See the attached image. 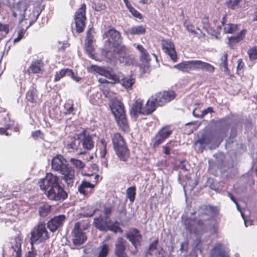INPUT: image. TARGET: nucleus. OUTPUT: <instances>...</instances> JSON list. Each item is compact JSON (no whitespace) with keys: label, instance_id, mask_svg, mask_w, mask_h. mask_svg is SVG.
<instances>
[{"label":"nucleus","instance_id":"1","mask_svg":"<svg viewBox=\"0 0 257 257\" xmlns=\"http://www.w3.org/2000/svg\"><path fill=\"white\" fill-rule=\"evenodd\" d=\"M60 183V177L52 173H47L45 177L38 182L41 189L45 191L47 197L55 201L63 200L67 197Z\"/></svg>","mask_w":257,"mask_h":257},{"label":"nucleus","instance_id":"2","mask_svg":"<svg viewBox=\"0 0 257 257\" xmlns=\"http://www.w3.org/2000/svg\"><path fill=\"white\" fill-rule=\"evenodd\" d=\"M90 71L98 73L100 75L108 77L112 84L120 83L126 89H131L135 82V80L131 76L124 77L121 72L112 74L104 68L96 65H91Z\"/></svg>","mask_w":257,"mask_h":257},{"label":"nucleus","instance_id":"3","mask_svg":"<svg viewBox=\"0 0 257 257\" xmlns=\"http://www.w3.org/2000/svg\"><path fill=\"white\" fill-rule=\"evenodd\" d=\"M50 238L44 222H39L31 231L30 242L31 246L45 242Z\"/></svg>","mask_w":257,"mask_h":257},{"label":"nucleus","instance_id":"4","mask_svg":"<svg viewBox=\"0 0 257 257\" xmlns=\"http://www.w3.org/2000/svg\"><path fill=\"white\" fill-rule=\"evenodd\" d=\"M93 223L99 230L101 231H111L115 233L119 232H122V230L119 226L118 221L113 222L110 218L99 216L94 218Z\"/></svg>","mask_w":257,"mask_h":257},{"label":"nucleus","instance_id":"5","mask_svg":"<svg viewBox=\"0 0 257 257\" xmlns=\"http://www.w3.org/2000/svg\"><path fill=\"white\" fill-rule=\"evenodd\" d=\"M112 51L106 50L103 52V55L108 62H112L118 60L120 63L129 65L130 58L125 52L124 46L113 47Z\"/></svg>","mask_w":257,"mask_h":257},{"label":"nucleus","instance_id":"6","mask_svg":"<svg viewBox=\"0 0 257 257\" xmlns=\"http://www.w3.org/2000/svg\"><path fill=\"white\" fill-rule=\"evenodd\" d=\"M184 226L187 231L197 234L204 230L209 229L210 232L216 233L217 226L214 224L210 227L206 226L205 224L200 220L197 221L190 218H186L184 221Z\"/></svg>","mask_w":257,"mask_h":257},{"label":"nucleus","instance_id":"7","mask_svg":"<svg viewBox=\"0 0 257 257\" xmlns=\"http://www.w3.org/2000/svg\"><path fill=\"white\" fill-rule=\"evenodd\" d=\"M112 141L114 150L119 159L126 161L129 157L128 150L123 138L119 133L113 134Z\"/></svg>","mask_w":257,"mask_h":257},{"label":"nucleus","instance_id":"8","mask_svg":"<svg viewBox=\"0 0 257 257\" xmlns=\"http://www.w3.org/2000/svg\"><path fill=\"white\" fill-rule=\"evenodd\" d=\"M111 109L119 127L123 131H127L129 126L122 103L118 101L113 102L111 106Z\"/></svg>","mask_w":257,"mask_h":257},{"label":"nucleus","instance_id":"9","mask_svg":"<svg viewBox=\"0 0 257 257\" xmlns=\"http://www.w3.org/2000/svg\"><path fill=\"white\" fill-rule=\"evenodd\" d=\"M71 235L72 242L75 246L83 244L87 239V236L81 228V223L79 222L75 223Z\"/></svg>","mask_w":257,"mask_h":257},{"label":"nucleus","instance_id":"10","mask_svg":"<svg viewBox=\"0 0 257 257\" xmlns=\"http://www.w3.org/2000/svg\"><path fill=\"white\" fill-rule=\"evenodd\" d=\"M216 137L213 135H204L195 142V146L198 150H201L208 147L211 149L218 145L215 143Z\"/></svg>","mask_w":257,"mask_h":257},{"label":"nucleus","instance_id":"11","mask_svg":"<svg viewBox=\"0 0 257 257\" xmlns=\"http://www.w3.org/2000/svg\"><path fill=\"white\" fill-rule=\"evenodd\" d=\"M86 5L83 4L80 8L77 10L75 15V23L76 31L78 33H81L85 27Z\"/></svg>","mask_w":257,"mask_h":257},{"label":"nucleus","instance_id":"12","mask_svg":"<svg viewBox=\"0 0 257 257\" xmlns=\"http://www.w3.org/2000/svg\"><path fill=\"white\" fill-rule=\"evenodd\" d=\"M175 94L173 91H164L157 93L152 97L158 106H162L174 98Z\"/></svg>","mask_w":257,"mask_h":257},{"label":"nucleus","instance_id":"13","mask_svg":"<svg viewBox=\"0 0 257 257\" xmlns=\"http://www.w3.org/2000/svg\"><path fill=\"white\" fill-rule=\"evenodd\" d=\"M75 138L80 139L81 147L85 150H91L94 147V143L92 140V137L86 135L85 131L75 134Z\"/></svg>","mask_w":257,"mask_h":257},{"label":"nucleus","instance_id":"14","mask_svg":"<svg viewBox=\"0 0 257 257\" xmlns=\"http://www.w3.org/2000/svg\"><path fill=\"white\" fill-rule=\"evenodd\" d=\"M106 37L108 38V40L112 47H119L124 46L121 44V36L120 34L115 29H109L105 33Z\"/></svg>","mask_w":257,"mask_h":257},{"label":"nucleus","instance_id":"15","mask_svg":"<svg viewBox=\"0 0 257 257\" xmlns=\"http://www.w3.org/2000/svg\"><path fill=\"white\" fill-rule=\"evenodd\" d=\"M52 169L59 173L62 172L69 166L67 164V161L61 155H57L51 161Z\"/></svg>","mask_w":257,"mask_h":257},{"label":"nucleus","instance_id":"16","mask_svg":"<svg viewBox=\"0 0 257 257\" xmlns=\"http://www.w3.org/2000/svg\"><path fill=\"white\" fill-rule=\"evenodd\" d=\"M228 248L221 243H215L211 250L210 257H229Z\"/></svg>","mask_w":257,"mask_h":257},{"label":"nucleus","instance_id":"17","mask_svg":"<svg viewBox=\"0 0 257 257\" xmlns=\"http://www.w3.org/2000/svg\"><path fill=\"white\" fill-rule=\"evenodd\" d=\"M60 173L62 175V179L66 184L67 187H72L75 180L74 169L72 167L68 166Z\"/></svg>","mask_w":257,"mask_h":257},{"label":"nucleus","instance_id":"18","mask_svg":"<svg viewBox=\"0 0 257 257\" xmlns=\"http://www.w3.org/2000/svg\"><path fill=\"white\" fill-rule=\"evenodd\" d=\"M126 237L135 248V250L132 251V253L133 254L136 253L138 251L137 247L140 245L142 239L139 231L136 229H133L129 231Z\"/></svg>","mask_w":257,"mask_h":257},{"label":"nucleus","instance_id":"19","mask_svg":"<svg viewBox=\"0 0 257 257\" xmlns=\"http://www.w3.org/2000/svg\"><path fill=\"white\" fill-rule=\"evenodd\" d=\"M162 47L164 52L170 56L172 61L176 62L177 57L173 42L169 39L163 40Z\"/></svg>","mask_w":257,"mask_h":257},{"label":"nucleus","instance_id":"20","mask_svg":"<svg viewBox=\"0 0 257 257\" xmlns=\"http://www.w3.org/2000/svg\"><path fill=\"white\" fill-rule=\"evenodd\" d=\"M65 219L64 215L55 216L47 222V227L51 232H54L62 226Z\"/></svg>","mask_w":257,"mask_h":257},{"label":"nucleus","instance_id":"21","mask_svg":"<svg viewBox=\"0 0 257 257\" xmlns=\"http://www.w3.org/2000/svg\"><path fill=\"white\" fill-rule=\"evenodd\" d=\"M126 241L121 237H118L115 242L114 253L117 257H127L125 253Z\"/></svg>","mask_w":257,"mask_h":257},{"label":"nucleus","instance_id":"22","mask_svg":"<svg viewBox=\"0 0 257 257\" xmlns=\"http://www.w3.org/2000/svg\"><path fill=\"white\" fill-rule=\"evenodd\" d=\"M95 185L91 183L86 179L83 180L78 186V190L80 193L86 195L91 192V190L94 188Z\"/></svg>","mask_w":257,"mask_h":257},{"label":"nucleus","instance_id":"23","mask_svg":"<svg viewBox=\"0 0 257 257\" xmlns=\"http://www.w3.org/2000/svg\"><path fill=\"white\" fill-rule=\"evenodd\" d=\"M143 101L141 99H137L133 105L130 110V114L132 117H136L140 114H143L144 108Z\"/></svg>","mask_w":257,"mask_h":257},{"label":"nucleus","instance_id":"24","mask_svg":"<svg viewBox=\"0 0 257 257\" xmlns=\"http://www.w3.org/2000/svg\"><path fill=\"white\" fill-rule=\"evenodd\" d=\"M146 26L143 25L134 26L128 28L125 31L126 34L134 35H143L146 33Z\"/></svg>","mask_w":257,"mask_h":257},{"label":"nucleus","instance_id":"25","mask_svg":"<svg viewBox=\"0 0 257 257\" xmlns=\"http://www.w3.org/2000/svg\"><path fill=\"white\" fill-rule=\"evenodd\" d=\"M137 49L141 53V61L144 64V66H147L151 60L148 52L141 45H138Z\"/></svg>","mask_w":257,"mask_h":257},{"label":"nucleus","instance_id":"26","mask_svg":"<svg viewBox=\"0 0 257 257\" xmlns=\"http://www.w3.org/2000/svg\"><path fill=\"white\" fill-rule=\"evenodd\" d=\"M157 106L158 105L151 97L147 101L145 106L143 107V114H149L151 113L156 109Z\"/></svg>","mask_w":257,"mask_h":257},{"label":"nucleus","instance_id":"27","mask_svg":"<svg viewBox=\"0 0 257 257\" xmlns=\"http://www.w3.org/2000/svg\"><path fill=\"white\" fill-rule=\"evenodd\" d=\"M246 34V30L243 29L241 30L236 36H232L228 38V44L230 47H232L235 43L243 40Z\"/></svg>","mask_w":257,"mask_h":257},{"label":"nucleus","instance_id":"28","mask_svg":"<svg viewBox=\"0 0 257 257\" xmlns=\"http://www.w3.org/2000/svg\"><path fill=\"white\" fill-rule=\"evenodd\" d=\"M225 21V17H223L222 19L221 24L224 26L223 31L224 33L233 34L238 30V25L231 23L224 25Z\"/></svg>","mask_w":257,"mask_h":257},{"label":"nucleus","instance_id":"29","mask_svg":"<svg viewBox=\"0 0 257 257\" xmlns=\"http://www.w3.org/2000/svg\"><path fill=\"white\" fill-rule=\"evenodd\" d=\"M67 146L69 149L75 151L82 150L80 139L75 138V135L73 137L70 138V142L68 144Z\"/></svg>","mask_w":257,"mask_h":257},{"label":"nucleus","instance_id":"30","mask_svg":"<svg viewBox=\"0 0 257 257\" xmlns=\"http://www.w3.org/2000/svg\"><path fill=\"white\" fill-rule=\"evenodd\" d=\"M176 68L183 72H189L191 70L190 61H184L174 66Z\"/></svg>","mask_w":257,"mask_h":257},{"label":"nucleus","instance_id":"31","mask_svg":"<svg viewBox=\"0 0 257 257\" xmlns=\"http://www.w3.org/2000/svg\"><path fill=\"white\" fill-rule=\"evenodd\" d=\"M69 74H72V70L68 68L62 69L56 73L54 81H58L65 76H69Z\"/></svg>","mask_w":257,"mask_h":257},{"label":"nucleus","instance_id":"32","mask_svg":"<svg viewBox=\"0 0 257 257\" xmlns=\"http://www.w3.org/2000/svg\"><path fill=\"white\" fill-rule=\"evenodd\" d=\"M136 194V188L135 186H132L127 188L126 190V198L129 199L132 203L135 200Z\"/></svg>","mask_w":257,"mask_h":257},{"label":"nucleus","instance_id":"33","mask_svg":"<svg viewBox=\"0 0 257 257\" xmlns=\"http://www.w3.org/2000/svg\"><path fill=\"white\" fill-rule=\"evenodd\" d=\"M220 63L219 65L220 68L222 71L225 73L228 72V69L227 67V54L226 53H224L220 59Z\"/></svg>","mask_w":257,"mask_h":257},{"label":"nucleus","instance_id":"34","mask_svg":"<svg viewBox=\"0 0 257 257\" xmlns=\"http://www.w3.org/2000/svg\"><path fill=\"white\" fill-rule=\"evenodd\" d=\"M27 100L31 102H34L37 100V90L34 87H31L28 91L26 95Z\"/></svg>","mask_w":257,"mask_h":257},{"label":"nucleus","instance_id":"35","mask_svg":"<svg viewBox=\"0 0 257 257\" xmlns=\"http://www.w3.org/2000/svg\"><path fill=\"white\" fill-rule=\"evenodd\" d=\"M42 64L40 61L33 62L29 67V72L32 73H38L41 71Z\"/></svg>","mask_w":257,"mask_h":257},{"label":"nucleus","instance_id":"36","mask_svg":"<svg viewBox=\"0 0 257 257\" xmlns=\"http://www.w3.org/2000/svg\"><path fill=\"white\" fill-rule=\"evenodd\" d=\"M14 251L16 252V257H21V240L20 238H16L14 245L12 246Z\"/></svg>","mask_w":257,"mask_h":257},{"label":"nucleus","instance_id":"37","mask_svg":"<svg viewBox=\"0 0 257 257\" xmlns=\"http://www.w3.org/2000/svg\"><path fill=\"white\" fill-rule=\"evenodd\" d=\"M99 252L98 257H106L108 253L109 248L107 244H103L99 248Z\"/></svg>","mask_w":257,"mask_h":257},{"label":"nucleus","instance_id":"38","mask_svg":"<svg viewBox=\"0 0 257 257\" xmlns=\"http://www.w3.org/2000/svg\"><path fill=\"white\" fill-rule=\"evenodd\" d=\"M215 67L213 65L205 62H201V70L209 73H213Z\"/></svg>","mask_w":257,"mask_h":257},{"label":"nucleus","instance_id":"39","mask_svg":"<svg viewBox=\"0 0 257 257\" xmlns=\"http://www.w3.org/2000/svg\"><path fill=\"white\" fill-rule=\"evenodd\" d=\"M51 206L49 205L46 204L42 206L39 210V215L42 217H45L50 212Z\"/></svg>","mask_w":257,"mask_h":257},{"label":"nucleus","instance_id":"40","mask_svg":"<svg viewBox=\"0 0 257 257\" xmlns=\"http://www.w3.org/2000/svg\"><path fill=\"white\" fill-rule=\"evenodd\" d=\"M201 62L202 61L201 60L190 61L191 70H201Z\"/></svg>","mask_w":257,"mask_h":257},{"label":"nucleus","instance_id":"41","mask_svg":"<svg viewBox=\"0 0 257 257\" xmlns=\"http://www.w3.org/2000/svg\"><path fill=\"white\" fill-rule=\"evenodd\" d=\"M70 162L75 167H76V169H83L85 166V164L78 159L71 158L70 160Z\"/></svg>","mask_w":257,"mask_h":257},{"label":"nucleus","instance_id":"42","mask_svg":"<svg viewBox=\"0 0 257 257\" xmlns=\"http://www.w3.org/2000/svg\"><path fill=\"white\" fill-rule=\"evenodd\" d=\"M94 41V30L92 29H90L87 32L86 39L85 41L86 44H92Z\"/></svg>","mask_w":257,"mask_h":257},{"label":"nucleus","instance_id":"43","mask_svg":"<svg viewBox=\"0 0 257 257\" xmlns=\"http://www.w3.org/2000/svg\"><path fill=\"white\" fill-rule=\"evenodd\" d=\"M171 133L172 131L168 127H163L158 133V134L161 137H163L164 139H166L171 134Z\"/></svg>","mask_w":257,"mask_h":257},{"label":"nucleus","instance_id":"44","mask_svg":"<svg viewBox=\"0 0 257 257\" xmlns=\"http://www.w3.org/2000/svg\"><path fill=\"white\" fill-rule=\"evenodd\" d=\"M248 54L251 60L257 59V46L254 47L248 51Z\"/></svg>","mask_w":257,"mask_h":257},{"label":"nucleus","instance_id":"45","mask_svg":"<svg viewBox=\"0 0 257 257\" xmlns=\"http://www.w3.org/2000/svg\"><path fill=\"white\" fill-rule=\"evenodd\" d=\"M241 0H227L226 2L227 6L230 9H235Z\"/></svg>","mask_w":257,"mask_h":257},{"label":"nucleus","instance_id":"46","mask_svg":"<svg viewBox=\"0 0 257 257\" xmlns=\"http://www.w3.org/2000/svg\"><path fill=\"white\" fill-rule=\"evenodd\" d=\"M163 137H161L160 135H159L158 134L156 135L155 139H154V142L153 143V147L154 148H156L159 146L163 141L165 140Z\"/></svg>","mask_w":257,"mask_h":257},{"label":"nucleus","instance_id":"47","mask_svg":"<svg viewBox=\"0 0 257 257\" xmlns=\"http://www.w3.org/2000/svg\"><path fill=\"white\" fill-rule=\"evenodd\" d=\"M194 251L199 250L201 251L202 241L200 238H197L193 243Z\"/></svg>","mask_w":257,"mask_h":257},{"label":"nucleus","instance_id":"48","mask_svg":"<svg viewBox=\"0 0 257 257\" xmlns=\"http://www.w3.org/2000/svg\"><path fill=\"white\" fill-rule=\"evenodd\" d=\"M127 9L134 17L140 19L142 18V15L133 7H132V6H130V7Z\"/></svg>","mask_w":257,"mask_h":257},{"label":"nucleus","instance_id":"49","mask_svg":"<svg viewBox=\"0 0 257 257\" xmlns=\"http://www.w3.org/2000/svg\"><path fill=\"white\" fill-rule=\"evenodd\" d=\"M65 114H70L73 113V111L74 110L73 105L72 104H70L69 103H67L65 104Z\"/></svg>","mask_w":257,"mask_h":257},{"label":"nucleus","instance_id":"50","mask_svg":"<svg viewBox=\"0 0 257 257\" xmlns=\"http://www.w3.org/2000/svg\"><path fill=\"white\" fill-rule=\"evenodd\" d=\"M184 26L189 32L192 33L193 35L196 34V32L194 30V27L191 24L186 22L184 23Z\"/></svg>","mask_w":257,"mask_h":257},{"label":"nucleus","instance_id":"51","mask_svg":"<svg viewBox=\"0 0 257 257\" xmlns=\"http://www.w3.org/2000/svg\"><path fill=\"white\" fill-rule=\"evenodd\" d=\"M85 46L86 52L88 53L90 57L93 58V55L92 54L93 50V47L92 45L91 44H88L85 43Z\"/></svg>","mask_w":257,"mask_h":257},{"label":"nucleus","instance_id":"52","mask_svg":"<svg viewBox=\"0 0 257 257\" xmlns=\"http://www.w3.org/2000/svg\"><path fill=\"white\" fill-rule=\"evenodd\" d=\"M25 31L24 30H19L18 33V36L14 39V42L15 43L19 42L24 37Z\"/></svg>","mask_w":257,"mask_h":257},{"label":"nucleus","instance_id":"53","mask_svg":"<svg viewBox=\"0 0 257 257\" xmlns=\"http://www.w3.org/2000/svg\"><path fill=\"white\" fill-rule=\"evenodd\" d=\"M105 8V5L100 3L94 4L93 9L96 11H100Z\"/></svg>","mask_w":257,"mask_h":257},{"label":"nucleus","instance_id":"54","mask_svg":"<svg viewBox=\"0 0 257 257\" xmlns=\"http://www.w3.org/2000/svg\"><path fill=\"white\" fill-rule=\"evenodd\" d=\"M37 255V251L34 250V245L31 246V250L29 251L25 255V257H36Z\"/></svg>","mask_w":257,"mask_h":257},{"label":"nucleus","instance_id":"55","mask_svg":"<svg viewBox=\"0 0 257 257\" xmlns=\"http://www.w3.org/2000/svg\"><path fill=\"white\" fill-rule=\"evenodd\" d=\"M32 136L34 139H36L38 138H42L43 137V134L40 130H38L32 132Z\"/></svg>","mask_w":257,"mask_h":257},{"label":"nucleus","instance_id":"56","mask_svg":"<svg viewBox=\"0 0 257 257\" xmlns=\"http://www.w3.org/2000/svg\"><path fill=\"white\" fill-rule=\"evenodd\" d=\"M112 208L111 207H105L104 210V214L105 217L110 218L111 214Z\"/></svg>","mask_w":257,"mask_h":257},{"label":"nucleus","instance_id":"57","mask_svg":"<svg viewBox=\"0 0 257 257\" xmlns=\"http://www.w3.org/2000/svg\"><path fill=\"white\" fill-rule=\"evenodd\" d=\"M221 31V27L220 25H218L216 27V30H214L212 33V35L215 36L217 37V35H219Z\"/></svg>","mask_w":257,"mask_h":257},{"label":"nucleus","instance_id":"58","mask_svg":"<svg viewBox=\"0 0 257 257\" xmlns=\"http://www.w3.org/2000/svg\"><path fill=\"white\" fill-rule=\"evenodd\" d=\"M244 66V63L241 59H239L237 61V70L240 71L243 69Z\"/></svg>","mask_w":257,"mask_h":257},{"label":"nucleus","instance_id":"59","mask_svg":"<svg viewBox=\"0 0 257 257\" xmlns=\"http://www.w3.org/2000/svg\"><path fill=\"white\" fill-rule=\"evenodd\" d=\"M0 31H3L6 33L9 32V27L7 25H3L0 23Z\"/></svg>","mask_w":257,"mask_h":257},{"label":"nucleus","instance_id":"60","mask_svg":"<svg viewBox=\"0 0 257 257\" xmlns=\"http://www.w3.org/2000/svg\"><path fill=\"white\" fill-rule=\"evenodd\" d=\"M213 111L212 108L211 107H208L206 109L203 110L201 114V116H204L206 114H207L209 112H211Z\"/></svg>","mask_w":257,"mask_h":257},{"label":"nucleus","instance_id":"61","mask_svg":"<svg viewBox=\"0 0 257 257\" xmlns=\"http://www.w3.org/2000/svg\"><path fill=\"white\" fill-rule=\"evenodd\" d=\"M206 209L211 211L213 214H216L218 212V209L216 207L209 206L206 207Z\"/></svg>","mask_w":257,"mask_h":257},{"label":"nucleus","instance_id":"62","mask_svg":"<svg viewBox=\"0 0 257 257\" xmlns=\"http://www.w3.org/2000/svg\"><path fill=\"white\" fill-rule=\"evenodd\" d=\"M101 142L103 146V150H104L103 152L101 154V156L102 157H104L106 154V144L104 140H101Z\"/></svg>","mask_w":257,"mask_h":257},{"label":"nucleus","instance_id":"63","mask_svg":"<svg viewBox=\"0 0 257 257\" xmlns=\"http://www.w3.org/2000/svg\"><path fill=\"white\" fill-rule=\"evenodd\" d=\"M158 243V240H156L154 241L150 245L149 249L153 250L154 249H155L157 247V245Z\"/></svg>","mask_w":257,"mask_h":257},{"label":"nucleus","instance_id":"64","mask_svg":"<svg viewBox=\"0 0 257 257\" xmlns=\"http://www.w3.org/2000/svg\"><path fill=\"white\" fill-rule=\"evenodd\" d=\"M163 148H164V153L166 154V155H169L170 154V150H171V148L169 146H168V145H166L165 146H164L163 147Z\"/></svg>","mask_w":257,"mask_h":257}]
</instances>
